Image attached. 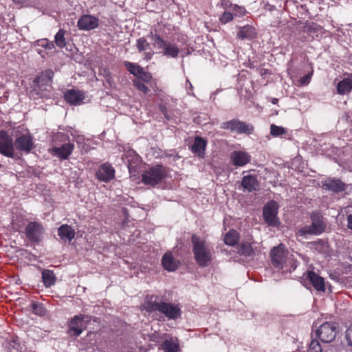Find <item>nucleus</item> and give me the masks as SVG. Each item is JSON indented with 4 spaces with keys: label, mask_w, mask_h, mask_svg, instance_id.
<instances>
[{
    "label": "nucleus",
    "mask_w": 352,
    "mask_h": 352,
    "mask_svg": "<svg viewBox=\"0 0 352 352\" xmlns=\"http://www.w3.org/2000/svg\"><path fill=\"white\" fill-rule=\"evenodd\" d=\"M347 222L349 228L352 230V214L348 216Z\"/></svg>",
    "instance_id": "45"
},
{
    "label": "nucleus",
    "mask_w": 352,
    "mask_h": 352,
    "mask_svg": "<svg viewBox=\"0 0 352 352\" xmlns=\"http://www.w3.org/2000/svg\"><path fill=\"white\" fill-rule=\"evenodd\" d=\"M307 352H322L320 342L317 340H312L309 343Z\"/></svg>",
    "instance_id": "37"
},
{
    "label": "nucleus",
    "mask_w": 352,
    "mask_h": 352,
    "mask_svg": "<svg viewBox=\"0 0 352 352\" xmlns=\"http://www.w3.org/2000/svg\"><path fill=\"white\" fill-rule=\"evenodd\" d=\"M66 31L63 29H60L54 36V45H56L58 48L63 49L67 47V42L65 38Z\"/></svg>",
    "instance_id": "29"
},
{
    "label": "nucleus",
    "mask_w": 352,
    "mask_h": 352,
    "mask_svg": "<svg viewBox=\"0 0 352 352\" xmlns=\"http://www.w3.org/2000/svg\"><path fill=\"white\" fill-rule=\"evenodd\" d=\"M242 186L249 192L256 190L258 187V182L256 176L245 175L241 181Z\"/></svg>",
    "instance_id": "27"
},
{
    "label": "nucleus",
    "mask_w": 352,
    "mask_h": 352,
    "mask_svg": "<svg viewBox=\"0 0 352 352\" xmlns=\"http://www.w3.org/2000/svg\"><path fill=\"white\" fill-rule=\"evenodd\" d=\"M162 349L164 352H178L179 344L177 338H170L165 340L162 344Z\"/></svg>",
    "instance_id": "28"
},
{
    "label": "nucleus",
    "mask_w": 352,
    "mask_h": 352,
    "mask_svg": "<svg viewBox=\"0 0 352 352\" xmlns=\"http://www.w3.org/2000/svg\"><path fill=\"white\" fill-rule=\"evenodd\" d=\"M278 204L275 201H269L263 208V214L268 226L278 227L280 221L277 217Z\"/></svg>",
    "instance_id": "9"
},
{
    "label": "nucleus",
    "mask_w": 352,
    "mask_h": 352,
    "mask_svg": "<svg viewBox=\"0 0 352 352\" xmlns=\"http://www.w3.org/2000/svg\"><path fill=\"white\" fill-rule=\"evenodd\" d=\"M154 54L153 52H148L145 54V58L147 60H150L152 58Z\"/></svg>",
    "instance_id": "46"
},
{
    "label": "nucleus",
    "mask_w": 352,
    "mask_h": 352,
    "mask_svg": "<svg viewBox=\"0 0 352 352\" xmlns=\"http://www.w3.org/2000/svg\"><path fill=\"white\" fill-rule=\"evenodd\" d=\"M0 153L8 157H13L14 154L12 139L5 131H0Z\"/></svg>",
    "instance_id": "11"
},
{
    "label": "nucleus",
    "mask_w": 352,
    "mask_h": 352,
    "mask_svg": "<svg viewBox=\"0 0 352 352\" xmlns=\"http://www.w3.org/2000/svg\"><path fill=\"white\" fill-rule=\"evenodd\" d=\"M230 160L235 166H244L251 160L250 155L244 151H234L230 155Z\"/></svg>",
    "instance_id": "17"
},
{
    "label": "nucleus",
    "mask_w": 352,
    "mask_h": 352,
    "mask_svg": "<svg viewBox=\"0 0 352 352\" xmlns=\"http://www.w3.org/2000/svg\"><path fill=\"white\" fill-rule=\"evenodd\" d=\"M42 279L44 285L47 287H50L54 285L56 277L52 270H45L42 272Z\"/></svg>",
    "instance_id": "30"
},
{
    "label": "nucleus",
    "mask_w": 352,
    "mask_h": 352,
    "mask_svg": "<svg viewBox=\"0 0 352 352\" xmlns=\"http://www.w3.org/2000/svg\"><path fill=\"white\" fill-rule=\"evenodd\" d=\"M234 10L235 12V15L238 16H243L245 12V10L243 8L239 7L236 5L234 6Z\"/></svg>",
    "instance_id": "44"
},
{
    "label": "nucleus",
    "mask_w": 352,
    "mask_h": 352,
    "mask_svg": "<svg viewBox=\"0 0 352 352\" xmlns=\"http://www.w3.org/2000/svg\"><path fill=\"white\" fill-rule=\"evenodd\" d=\"M124 64L128 71L135 77H138L140 74H141V72L143 68L138 65L129 61H125Z\"/></svg>",
    "instance_id": "32"
},
{
    "label": "nucleus",
    "mask_w": 352,
    "mask_h": 352,
    "mask_svg": "<svg viewBox=\"0 0 352 352\" xmlns=\"http://www.w3.org/2000/svg\"><path fill=\"white\" fill-rule=\"evenodd\" d=\"M76 142H77L78 144L80 143V137L78 138V139L76 140Z\"/></svg>",
    "instance_id": "50"
},
{
    "label": "nucleus",
    "mask_w": 352,
    "mask_h": 352,
    "mask_svg": "<svg viewBox=\"0 0 352 352\" xmlns=\"http://www.w3.org/2000/svg\"><path fill=\"white\" fill-rule=\"evenodd\" d=\"M65 100L72 105L80 104L85 99V94L82 91L71 89L65 94Z\"/></svg>",
    "instance_id": "19"
},
{
    "label": "nucleus",
    "mask_w": 352,
    "mask_h": 352,
    "mask_svg": "<svg viewBox=\"0 0 352 352\" xmlns=\"http://www.w3.org/2000/svg\"><path fill=\"white\" fill-rule=\"evenodd\" d=\"M166 171L161 165L153 166L146 170L142 175V182L146 185L155 186L165 177Z\"/></svg>",
    "instance_id": "6"
},
{
    "label": "nucleus",
    "mask_w": 352,
    "mask_h": 352,
    "mask_svg": "<svg viewBox=\"0 0 352 352\" xmlns=\"http://www.w3.org/2000/svg\"><path fill=\"white\" fill-rule=\"evenodd\" d=\"M16 3H21L24 2L25 0H12Z\"/></svg>",
    "instance_id": "48"
},
{
    "label": "nucleus",
    "mask_w": 352,
    "mask_h": 352,
    "mask_svg": "<svg viewBox=\"0 0 352 352\" xmlns=\"http://www.w3.org/2000/svg\"><path fill=\"white\" fill-rule=\"evenodd\" d=\"M307 278L311 283L314 289H316L317 291H324V280L323 278L319 276L312 271L308 272Z\"/></svg>",
    "instance_id": "26"
},
{
    "label": "nucleus",
    "mask_w": 352,
    "mask_h": 352,
    "mask_svg": "<svg viewBox=\"0 0 352 352\" xmlns=\"http://www.w3.org/2000/svg\"><path fill=\"white\" fill-rule=\"evenodd\" d=\"M221 128L223 129H229L232 132L245 134H251L254 130L252 125L237 119L223 122L221 125Z\"/></svg>",
    "instance_id": "10"
},
{
    "label": "nucleus",
    "mask_w": 352,
    "mask_h": 352,
    "mask_svg": "<svg viewBox=\"0 0 352 352\" xmlns=\"http://www.w3.org/2000/svg\"><path fill=\"white\" fill-rule=\"evenodd\" d=\"M96 177L99 180L107 182L114 178L115 170L111 165L103 164L97 170Z\"/></svg>",
    "instance_id": "18"
},
{
    "label": "nucleus",
    "mask_w": 352,
    "mask_h": 352,
    "mask_svg": "<svg viewBox=\"0 0 352 352\" xmlns=\"http://www.w3.org/2000/svg\"><path fill=\"white\" fill-rule=\"evenodd\" d=\"M278 100L277 98H273L272 100V102L273 104H276L278 102Z\"/></svg>",
    "instance_id": "49"
},
{
    "label": "nucleus",
    "mask_w": 352,
    "mask_h": 352,
    "mask_svg": "<svg viewBox=\"0 0 352 352\" xmlns=\"http://www.w3.org/2000/svg\"><path fill=\"white\" fill-rule=\"evenodd\" d=\"M162 264L166 270L173 272L178 267L179 262L173 257L171 252H168L163 256Z\"/></svg>",
    "instance_id": "21"
},
{
    "label": "nucleus",
    "mask_w": 352,
    "mask_h": 352,
    "mask_svg": "<svg viewBox=\"0 0 352 352\" xmlns=\"http://www.w3.org/2000/svg\"><path fill=\"white\" fill-rule=\"evenodd\" d=\"M270 133L274 137L280 136L285 135L287 133L286 129L280 126H276L275 124H271L270 126Z\"/></svg>",
    "instance_id": "36"
},
{
    "label": "nucleus",
    "mask_w": 352,
    "mask_h": 352,
    "mask_svg": "<svg viewBox=\"0 0 352 352\" xmlns=\"http://www.w3.org/2000/svg\"><path fill=\"white\" fill-rule=\"evenodd\" d=\"M58 235L65 241H71L75 236V230L70 226L62 225L58 229Z\"/></svg>",
    "instance_id": "24"
},
{
    "label": "nucleus",
    "mask_w": 352,
    "mask_h": 352,
    "mask_svg": "<svg viewBox=\"0 0 352 352\" xmlns=\"http://www.w3.org/2000/svg\"><path fill=\"white\" fill-rule=\"evenodd\" d=\"M271 261L272 265L283 272H292L297 267V261L289 256L284 245L280 244L271 250Z\"/></svg>",
    "instance_id": "2"
},
{
    "label": "nucleus",
    "mask_w": 352,
    "mask_h": 352,
    "mask_svg": "<svg viewBox=\"0 0 352 352\" xmlns=\"http://www.w3.org/2000/svg\"><path fill=\"white\" fill-rule=\"evenodd\" d=\"M233 19V14L230 12H224L219 17L220 21L225 24L231 21Z\"/></svg>",
    "instance_id": "40"
},
{
    "label": "nucleus",
    "mask_w": 352,
    "mask_h": 352,
    "mask_svg": "<svg viewBox=\"0 0 352 352\" xmlns=\"http://www.w3.org/2000/svg\"><path fill=\"white\" fill-rule=\"evenodd\" d=\"M322 187L332 192H338L346 190V184L338 179H327L322 183Z\"/></svg>",
    "instance_id": "20"
},
{
    "label": "nucleus",
    "mask_w": 352,
    "mask_h": 352,
    "mask_svg": "<svg viewBox=\"0 0 352 352\" xmlns=\"http://www.w3.org/2000/svg\"><path fill=\"white\" fill-rule=\"evenodd\" d=\"M152 78V76L148 72H144V69L141 72V74H140L136 80H140L141 82H148L151 81Z\"/></svg>",
    "instance_id": "38"
},
{
    "label": "nucleus",
    "mask_w": 352,
    "mask_h": 352,
    "mask_svg": "<svg viewBox=\"0 0 352 352\" xmlns=\"http://www.w3.org/2000/svg\"><path fill=\"white\" fill-rule=\"evenodd\" d=\"M206 142L200 137H197L191 146L192 152L199 157H203L205 154Z\"/></svg>",
    "instance_id": "23"
},
{
    "label": "nucleus",
    "mask_w": 352,
    "mask_h": 352,
    "mask_svg": "<svg viewBox=\"0 0 352 352\" xmlns=\"http://www.w3.org/2000/svg\"><path fill=\"white\" fill-rule=\"evenodd\" d=\"M239 239V233L236 230H231L225 234L224 242L228 245L233 246L238 242Z\"/></svg>",
    "instance_id": "31"
},
{
    "label": "nucleus",
    "mask_w": 352,
    "mask_h": 352,
    "mask_svg": "<svg viewBox=\"0 0 352 352\" xmlns=\"http://www.w3.org/2000/svg\"><path fill=\"white\" fill-rule=\"evenodd\" d=\"M124 163L127 164L129 172L135 168V165L140 162L139 155L133 150L126 152L122 157Z\"/></svg>",
    "instance_id": "22"
},
{
    "label": "nucleus",
    "mask_w": 352,
    "mask_h": 352,
    "mask_svg": "<svg viewBox=\"0 0 352 352\" xmlns=\"http://www.w3.org/2000/svg\"><path fill=\"white\" fill-rule=\"evenodd\" d=\"M311 224L305 226L298 230V235L305 236L306 234L318 235L324 232L325 224L322 217L318 213H313L311 215Z\"/></svg>",
    "instance_id": "7"
},
{
    "label": "nucleus",
    "mask_w": 352,
    "mask_h": 352,
    "mask_svg": "<svg viewBox=\"0 0 352 352\" xmlns=\"http://www.w3.org/2000/svg\"><path fill=\"white\" fill-rule=\"evenodd\" d=\"M135 87L144 94H146L148 91V88L145 85L144 82H141L140 80H135L133 81Z\"/></svg>",
    "instance_id": "39"
},
{
    "label": "nucleus",
    "mask_w": 352,
    "mask_h": 352,
    "mask_svg": "<svg viewBox=\"0 0 352 352\" xmlns=\"http://www.w3.org/2000/svg\"><path fill=\"white\" fill-rule=\"evenodd\" d=\"M313 73H314V70L311 69V72H309L307 74L301 77L299 80L300 84L301 85H307L311 81Z\"/></svg>",
    "instance_id": "41"
},
{
    "label": "nucleus",
    "mask_w": 352,
    "mask_h": 352,
    "mask_svg": "<svg viewBox=\"0 0 352 352\" xmlns=\"http://www.w3.org/2000/svg\"><path fill=\"white\" fill-rule=\"evenodd\" d=\"M14 145L19 151L29 153L34 148L33 138L29 133L21 135L16 139Z\"/></svg>",
    "instance_id": "15"
},
{
    "label": "nucleus",
    "mask_w": 352,
    "mask_h": 352,
    "mask_svg": "<svg viewBox=\"0 0 352 352\" xmlns=\"http://www.w3.org/2000/svg\"><path fill=\"white\" fill-rule=\"evenodd\" d=\"M31 47L41 58H45L48 56L47 51L54 48V43L47 38H41L32 43Z\"/></svg>",
    "instance_id": "13"
},
{
    "label": "nucleus",
    "mask_w": 352,
    "mask_h": 352,
    "mask_svg": "<svg viewBox=\"0 0 352 352\" xmlns=\"http://www.w3.org/2000/svg\"><path fill=\"white\" fill-rule=\"evenodd\" d=\"M239 252L241 255L249 256L253 254L254 250L251 244L243 242L240 244Z\"/></svg>",
    "instance_id": "33"
},
{
    "label": "nucleus",
    "mask_w": 352,
    "mask_h": 352,
    "mask_svg": "<svg viewBox=\"0 0 352 352\" xmlns=\"http://www.w3.org/2000/svg\"><path fill=\"white\" fill-rule=\"evenodd\" d=\"M352 90V75H349L337 84V91L339 94H349Z\"/></svg>",
    "instance_id": "25"
},
{
    "label": "nucleus",
    "mask_w": 352,
    "mask_h": 352,
    "mask_svg": "<svg viewBox=\"0 0 352 352\" xmlns=\"http://www.w3.org/2000/svg\"><path fill=\"white\" fill-rule=\"evenodd\" d=\"M345 339L347 344L352 346V324L346 330Z\"/></svg>",
    "instance_id": "42"
},
{
    "label": "nucleus",
    "mask_w": 352,
    "mask_h": 352,
    "mask_svg": "<svg viewBox=\"0 0 352 352\" xmlns=\"http://www.w3.org/2000/svg\"><path fill=\"white\" fill-rule=\"evenodd\" d=\"M90 317L87 315H76L69 322L68 332L71 336H78L87 328Z\"/></svg>",
    "instance_id": "8"
},
{
    "label": "nucleus",
    "mask_w": 352,
    "mask_h": 352,
    "mask_svg": "<svg viewBox=\"0 0 352 352\" xmlns=\"http://www.w3.org/2000/svg\"><path fill=\"white\" fill-rule=\"evenodd\" d=\"M34 312L37 315H43L45 313V309L43 306L34 304L32 305Z\"/></svg>",
    "instance_id": "43"
},
{
    "label": "nucleus",
    "mask_w": 352,
    "mask_h": 352,
    "mask_svg": "<svg viewBox=\"0 0 352 352\" xmlns=\"http://www.w3.org/2000/svg\"><path fill=\"white\" fill-rule=\"evenodd\" d=\"M43 234V228L38 222H30L25 228V235L32 242H38L41 240Z\"/></svg>",
    "instance_id": "12"
},
{
    "label": "nucleus",
    "mask_w": 352,
    "mask_h": 352,
    "mask_svg": "<svg viewBox=\"0 0 352 352\" xmlns=\"http://www.w3.org/2000/svg\"><path fill=\"white\" fill-rule=\"evenodd\" d=\"M338 332V324L334 322H325L321 324L316 331V336L323 342H333Z\"/></svg>",
    "instance_id": "5"
},
{
    "label": "nucleus",
    "mask_w": 352,
    "mask_h": 352,
    "mask_svg": "<svg viewBox=\"0 0 352 352\" xmlns=\"http://www.w3.org/2000/svg\"><path fill=\"white\" fill-rule=\"evenodd\" d=\"M74 148V145L72 143H65L61 146H53L50 148V153L60 160H66L72 154Z\"/></svg>",
    "instance_id": "16"
},
{
    "label": "nucleus",
    "mask_w": 352,
    "mask_h": 352,
    "mask_svg": "<svg viewBox=\"0 0 352 352\" xmlns=\"http://www.w3.org/2000/svg\"><path fill=\"white\" fill-rule=\"evenodd\" d=\"M186 89L188 90V89H192V84L189 82L188 80H186Z\"/></svg>",
    "instance_id": "47"
},
{
    "label": "nucleus",
    "mask_w": 352,
    "mask_h": 352,
    "mask_svg": "<svg viewBox=\"0 0 352 352\" xmlns=\"http://www.w3.org/2000/svg\"><path fill=\"white\" fill-rule=\"evenodd\" d=\"M136 47L138 52H144L150 48V43L144 37H140L136 41Z\"/></svg>",
    "instance_id": "34"
},
{
    "label": "nucleus",
    "mask_w": 352,
    "mask_h": 352,
    "mask_svg": "<svg viewBox=\"0 0 352 352\" xmlns=\"http://www.w3.org/2000/svg\"><path fill=\"white\" fill-rule=\"evenodd\" d=\"M148 38L151 41L153 47L159 50L163 56L173 58L178 57L179 48L175 43L164 40L159 34L153 31L148 34Z\"/></svg>",
    "instance_id": "4"
},
{
    "label": "nucleus",
    "mask_w": 352,
    "mask_h": 352,
    "mask_svg": "<svg viewBox=\"0 0 352 352\" xmlns=\"http://www.w3.org/2000/svg\"><path fill=\"white\" fill-rule=\"evenodd\" d=\"M98 19L89 14H85L80 16L77 23V26L80 30L89 31L96 28L98 26Z\"/></svg>",
    "instance_id": "14"
},
{
    "label": "nucleus",
    "mask_w": 352,
    "mask_h": 352,
    "mask_svg": "<svg viewBox=\"0 0 352 352\" xmlns=\"http://www.w3.org/2000/svg\"><path fill=\"white\" fill-rule=\"evenodd\" d=\"M252 33H253V28L252 27L244 26L240 29V30L237 33V36L239 38L244 39V38L251 37Z\"/></svg>",
    "instance_id": "35"
},
{
    "label": "nucleus",
    "mask_w": 352,
    "mask_h": 352,
    "mask_svg": "<svg viewBox=\"0 0 352 352\" xmlns=\"http://www.w3.org/2000/svg\"><path fill=\"white\" fill-rule=\"evenodd\" d=\"M192 252L197 264L201 267L208 266L212 255V247L203 237L192 236Z\"/></svg>",
    "instance_id": "3"
},
{
    "label": "nucleus",
    "mask_w": 352,
    "mask_h": 352,
    "mask_svg": "<svg viewBox=\"0 0 352 352\" xmlns=\"http://www.w3.org/2000/svg\"><path fill=\"white\" fill-rule=\"evenodd\" d=\"M142 307L148 313H160L170 320H177L182 314L179 305L164 302L162 296L157 295H147Z\"/></svg>",
    "instance_id": "1"
}]
</instances>
